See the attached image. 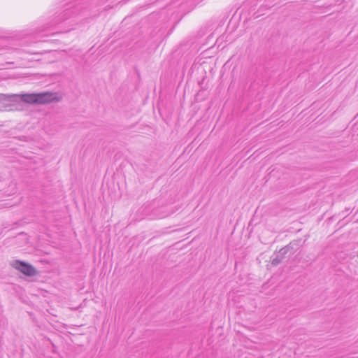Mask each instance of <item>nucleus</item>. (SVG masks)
Segmentation results:
<instances>
[{
    "label": "nucleus",
    "mask_w": 358,
    "mask_h": 358,
    "mask_svg": "<svg viewBox=\"0 0 358 358\" xmlns=\"http://www.w3.org/2000/svg\"><path fill=\"white\" fill-rule=\"evenodd\" d=\"M291 246L289 245L281 248L278 252L274 253L271 257V263L273 266H277L286 257V255L291 253Z\"/></svg>",
    "instance_id": "obj_3"
},
{
    "label": "nucleus",
    "mask_w": 358,
    "mask_h": 358,
    "mask_svg": "<svg viewBox=\"0 0 358 358\" xmlns=\"http://www.w3.org/2000/svg\"><path fill=\"white\" fill-rule=\"evenodd\" d=\"M166 8H163L160 12H158V19L160 18L162 15L165 13Z\"/></svg>",
    "instance_id": "obj_5"
},
{
    "label": "nucleus",
    "mask_w": 358,
    "mask_h": 358,
    "mask_svg": "<svg viewBox=\"0 0 358 358\" xmlns=\"http://www.w3.org/2000/svg\"><path fill=\"white\" fill-rule=\"evenodd\" d=\"M173 27H171V24L166 21L164 26H162L159 29H158V38L160 37H167L169 36L173 31Z\"/></svg>",
    "instance_id": "obj_4"
},
{
    "label": "nucleus",
    "mask_w": 358,
    "mask_h": 358,
    "mask_svg": "<svg viewBox=\"0 0 358 358\" xmlns=\"http://www.w3.org/2000/svg\"><path fill=\"white\" fill-rule=\"evenodd\" d=\"M356 358H358V357H356Z\"/></svg>",
    "instance_id": "obj_8"
},
{
    "label": "nucleus",
    "mask_w": 358,
    "mask_h": 358,
    "mask_svg": "<svg viewBox=\"0 0 358 358\" xmlns=\"http://www.w3.org/2000/svg\"><path fill=\"white\" fill-rule=\"evenodd\" d=\"M12 97L16 98L20 96L21 99L28 103L45 104L50 103L54 99V94L49 92L39 94H13Z\"/></svg>",
    "instance_id": "obj_1"
},
{
    "label": "nucleus",
    "mask_w": 358,
    "mask_h": 358,
    "mask_svg": "<svg viewBox=\"0 0 358 358\" xmlns=\"http://www.w3.org/2000/svg\"><path fill=\"white\" fill-rule=\"evenodd\" d=\"M10 265L15 269L22 272L24 275L27 276H34L36 274L35 268L26 262L20 260H13L10 262Z\"/></svg>",
    "instance_id": "obj_2"
},
{
    "label": "nucleus",
    "mask_w": 358,
    "mask_h": 358,
    "mask_svg": "<svg viewBox=\"0 0 358 358\" xmlns=\"http://www.w3.org/2000/svg\"><path fill=\"white\" fill-rule=\"evenodd\" d=\"M272 6H271V5H268V4H266V5H265V6H262L261 7V10H262V9H263V8H264V7H266V9H268V8H271Z\"/></svg>",
    "instance_id": "obj_6"
},
{
    "label": "nucleus",
    "mask_w": 358,
    "mask_h": 358,
    "mask_svg": "<svg viewBox=\"0 0 358 358\" xmlns=\"http://www.w3.org/2000/svg\"><path fill=\"white\" fill-rule=\"evenodd\" d=\"M157 217L160 218V217H163V216L160 217L159 215L158 214Z\"/></svg>",
    "instance_id": "obj_7"
}]
</instances>
